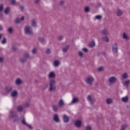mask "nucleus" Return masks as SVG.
<instances>
[{
  "label": "nucleus",
  "mask_w": 130,
  "mask_h": 130,
  "mask_svg": "<svg viewBox=\"0 0 130 130\" xmlns=\"http://www.w3.org/2000/svg\"><path fill=\"white\" fill-rule=\"evenodd\" d=\"M48 77L50 79H51L52 78H55V74H54V72H50L48 75Z\"/></svg>",
  "instance_id": "nucleus-18"
},
{
  "label": "nucleus",
  "mask_w": 130,
  "mask_h": 130,
  "mask_svg": "<svg viewBox=\"0 0 130 130\" xmlns=\"http://www.w3.org/2000/svg\"><path fill=\"white\" fill-rule=\"evenodd\" d=\"M87 100L90 103V104H91V105H93V104H94V102H95V99H92V96H91V95H89L88 96Z\"/></svg>",
  "instance_id": "nucleus-7"
},
{
  "label": "nucleus",
  "mask_w": 130,
  "mask_h": 130,
  "mask_svg": "<svg viewBox=\"0 0 130 130\" xmlns=\"http://www.w3.org/2000/svg\"><path fill=\"white\" fill-rule=\"evenodd\" d=\"M4 17V15H3V13H0V18H3Z\"/></svg>",
  "instance_id": "nucleus-56"
},
{
  "label": "nucleus",
  "mask_w": 130,
  "mask_h": 130,
  "mask_svg": "<svg viewBox=\"0 0 130 130\" xmlns=\"http://www.w3.org/2000/svg\"><path fill=\"white\" fill-rule=\"evenodd\" d=\"M26 60H27V59L24 57H21L19 59V61H20V62H21V63H24L26 61Z\"/></svg>",
  "instance_id": "nucleus-26"
},
{
  "label": "nucleus",
  "mask_w": 130,
  "mask_h": 130,
  "mask_svg": "<svg viewBox=\"0 0 130 130\" xmlns=\"http://www.w3.org/2000/svg\"><path fill=\"white\" fill-rule=\"evenodd\" d=\"M78 102H79V98L75 97L73 98L71 102V103L72 104H75L76 103H78Z\"/></svg>",
  "instance_id": "nucleus-16"
},
{
  "label": "nucleus",
  "mask_w": 130,
  "mask_h": 130,
  "mask_svg": "<svg viewBox=\"0 0 130 130\" xmlns=\"http://www.w3.org/2000/svg\"><path fill=\"white\" fill-rule=\"evenodd\" d=\"M11 5H15L16 4V0H9Z\"/></svg>",
  "instance_id": "nucleus-42"
},
{
  "label": "nucleus",
  "mask_w": 130,
  "mask_h": 130,
  "mask_svg": "<svg viewBox=\"0 0 130 130\" xmlns=\"http://www.w3.org/2000/svg\"><path fill=\"white\" fill-rule=\"evenodd\" d=\"M0 62L1 63H3V62H4V57L0 56Z\"/></svg>",
  "instance_id": "nucleus-48"
},
{
  "label": "nucleus",
  "mask_w": 130,
  "mask_h": 130,
  "mask_svg": "<svg viewBox=\"0 0 130 130\" xmlns=\"http://www.w3.org/2000/svg\"><path fill=\"white\" fill-rule=\"evenodd\" d=\"M13 90V87L9 86L5 87V91L6 93H11Z\"/></svg>",
  "instance_id": "nucleus-8"
},
{
  "label": "nucleus",
  "mask_w": 130,
  "mask_h": 130,
  "mask_svg": "<svg viewBox=\"0 0 130 130\" xmlns=\"http://www.w3.org/2000/svg\"><path fill=\"white\" fill-rule=\"evenodd\" d=\"M17 95H18V91L17 90H14L11 93L12 97H15Z\"/></svg>",
  "instance_id": "nucleus-25"
},
{
  "label": "nucleus",
  "mask_w": 130,
  "mask_h": 130,
  "mask_svg": "<svg viewBox=\"0 0 130 130\" xmlns=\"http://www.w3.org/2000/svg\"><path fill=\"white\" fill-rule=\"evenodd\" d=\"M53 120H54L55 122H59V117H58V115L57 114H55L54 115Z\"/></svg>",
  "instance_id": "nucleus-10"
},
{
  "label": "nucleus",
  "mask_w": 130,
  "mask_h": 130,
  "mask_svg": "<svg viewBox=\"0 0 130 130\" xmlns=\"http://www.w3.org/2000/svg\"><path fill=\"white\" fill-rule=\"evenodd\" d=\"M2 37H3V35H0V40L2 39Z\"/></svg>",
  "instance_id": "nucleus-59"
},
{
  "label": "nucleus",
  "mask_w": 130,
  "mask_h": 130,
  "mask_svg": "<svg viewBox=\"0 0 130 130\" xmlns=\"http://www.w3.org/2000/svg\"><path fill=\"white\" fill-rule=\"evenodd\" d=\"M129 83H130L129 80H126L124 82V85L127 87H128V86H129Z\"/></svg>",
  "instance_id": "nucleus-31"
},
{
  "label": "nucleus",
  "mask_w": 130,
  "mask_h": 130,
  "mask_svg": "<svg viewBox=\"0 0 130 130\" xmlns=\"http://www.w3.org/2000/svg\"><path fill=\"white\" fill-rule=\"evenodd\" d=\"M106 103L107 104H112V99L110 98H108L106 99Z\"/></svg>",
  "instance_id": "nucleus-29"
},
{
  "label": "nucleus",
  "mask_w": 130,
  "mask_h": 130,
  "mask_svg": "<svg viewBox=\"0 0 130 130\" xmlns=\"http://www.w3.org/2000/svg\"><path fill=\"white\" fill-rule=\"evenodd\" d=\"M40 2V0H35V4H39Z\"/></svg>",
  "instance_id": "nucleus-55"
},
{
  "label": "nucleus",
  "mask_w": 130,
  "mask_h": 130,
  "mask_svg": "<svg viewBox=\"0 0 130 130\" xmlns=\"http://www.w3.org/2000/svg\"><path fill=\"white\" fill-rule=\"evenodd\" d=\"M85 129L86 130H92V128L91 127V126H90V125H88L85 127Z\"/></svg>",
  "instance_id": "nucleus-44"
},
{
  "label": "nucleus",
  "mask_w": 130,
  "mask_h": 130,
  "mask_svg": "<svg viewBox=\"0 0 130 130\" xmlns=\"http://www.w3.org/2000/svg\"><path fill=\"white\" fill-rule=\"evenodd\" d=\"M13 31H14V29L12 27H9L8 29V31L10 34H12V33H13Z\"/></svg>",
  "instance_id": "nucleus-34"
},
{
  "label": "nucleus",
  "mask_w": 130,
  "mask_h": 130,
  "mask_svg": "<svg viewBox=\"0 0 130 130\" xmlns=\"http://www.w3.org/2000/svg\"><path fill=\"white\" fill-rule=\"evenodd\" d=\"M23 57H25L26 59H28V58H30V55H29V53H25L23 55Z\"/></svg>",
  "instance_id": "nucleus-28"
},
{
  "label": "nucleus",
  "mask_w": 130,
  "mask_h": 130,
  "mask_svg": "<svg viewBox=\"0 0 130 130\" xmlns=\"http://www.w3.org/2000/svg\"><path fill=\"white\" fill-rule=\"evenodd\" d=\"M9 13H10V7H6L4 11V14H5L6 15H8Z\"/></svg>",
  "instance_id": "nucleus-27"
},
{
  "label": "nucleus",
  "mask_w": 130,
  "mask_h": 130,
  "mask_svg": "<svg viewBox=\"0 0 130 130\" xmlns=\"http://www.w3.org/2000/svg\"><path fill=\"white\" fill-rule=\"evenodd\" d=\"M24 32L27 35H32L33 32L32 31V27L30 26H26L24 28Z\"/></svg>",
  "instance_id": "nucleus-4"
},
{
  "label": "nucleus",
  "mask_w": 130,
  "mask_h": 130,
  "mask_svg": "<svg viewBox=\"0 0 130 130\" xmlns=\"http://www.w3.org/2000/svg\"><path fill=\"white\" fill-rule=\"evenodd\" d=\"M94 77H93L92 76H88L86 77L85 79V83L87 84V85H89V86H92L93 85V83L94 82Z\"/></svg>",
  "instance_id": "nucleus-3"
},
{
  "label": "nucleus",
  "mask_w": 130,
  "mask_h": 130,
  "mask_svg": "<svg viewBox=\"0 0 130 130\" xmlns=\"http://www.w3.org/2000/svg\"><path fill=\"white\" fill-rule=\"evenodd\" d=\"M9 119H13V122H18L19 120H20V118H19V116L15 113V112L13 110H11L10 111V114L9 115Z\"/></svg>",
  "instance_id": "nucleus-1"
},
{
  "label": "nucleus",
  "mask_w": 130,
  "mask_h": 130,
  "mask_svg": "<svg viewBox=\"0 0 130 130\" xmlns=\"http://www.w3.org/2000/svg\"><path fill=\"white\" fill-rule=\"evenodd\" d=\"M114 46L112 47V51L113 52L117 53L118 51V48H117V44L115 43Z\"/></svg>",
  "instance_id": "nucleus-9"
},
{
  "label": "nucleus",
  "mask_w": 130,
  "mask_h": 130,
  "mask_svg": "<svg viewBox=\"0 0 130 130\" xmlns=\"http://www.w3.org/2000/svg\"><path fill=\"white\" fill-rule=\"evenodd\" d=\"M122 36H123V39H126V40H128V39H129V37L127 36V35H126L125 32L123 33Z\"/></svg>",
  "instance_id": "nucleus-23"
},
{
  "label": "nucleus",
  "mask_w": 130,
  "mask_h": 130,
  "mask_svg": "<svg viewBox=\"0 0 130 130\" xmlns=\"http://www.w3.org/2000/svg\"><path fill=\"white\" fill-rule=\"evenodd\" d=\"M101 33L103 34L104 35H108L109 34V31L107 29V28H105L101 31Z\"/></svg>",
  "instance_id": "nucleus-13"
},
{
  "label": "nucleus",
  "mask_w": 130,
  "mask_h": 130,
  "mask_svg": "<svg viewBox=\"0 0 130 130\" xmlns=\"http://www.w3.org/2000/svg\"><path fill=\"white\" fill-rule=\"evenodd\" d=\"M39 41H40V42H41V43H43V42H44V38H39Z\"/></svg>",
  "instance_id": "nucleus-41"
},
{
  "label": "nucleus",
  "mask_w": 130,
  "mask_h": 130,
  "mask_svg": "<svg viewBox=\"0 0 130 130\" xmlns=\"http://www.w3.org/2000/svg\"><path fill=\"white\" fill-rule=\"evenodd\" d=\"M82 50H83V51H84V52H88V51H89V50H88V49L86 48H84L82 49Z\"/></svg>",
  "instance_id": "nucleus-51"
},
{
  "label": "nucleus",
  "mask_w": 130,
  "mask_h": 130,
  "mask_svg": "<svg viewBox=\"0 0 130 130\" xmlns=\"http://www.w3.org/2000/svg\"><path fill=\"white\" fill-rule=\"evenodd\" d=\"M4 10V4H0V12L2 13Z\"/></svg>",
  "instance_id": "nucleus-38"
},
{
  "label": "nucleus",
  "mask_w": 130,
  "mask_h": 130,
  "mask_svg": "<svg viewBox=\"0 0 130 130\" xmlns=\"http://www.w3.org/2000/svg\"><path fill=\"white\" fill-rule=\"evenodd\" d=\"M2 44H6V43H7V39L6 37L3 38V40L2 41Z\"/></svg>",
  "instance_id": "nucleus-37"
},
{
  "label": "nucleus",
  "mask_w": 130,
  "mask_h": 130,
  "mask_svg": "<svg viewBox=\"0 0 130 130\" xmlns=\"http://www.w3.org/2000/svg\"><path fill=\"white\" fill-rule=\"evenodd\" d=\"M122 77L123 78V79H126V78H127L128 75H127V73H124L122 75Z\"/></svg>",
  "instance_id": "nucleus-40"
},
{
  "label": "nucleus",
  "mask_w": 130,
  "mask_h": 130,
  "mask_svg": "<svg viewBox=\"0 0 130 130\" xmlns=\"http://www.w3.org/2000/svg\"><path fill=\"white\" fill-rule=\"evenodd\" d=\"M46 53L47 54H49L50 53V49H47L46 51Z\"/></svg>",
  "instance_id": "nucleus-49"
},
{
  "label": "nucleus",
  "mask_w": 130,
  "mask_h": 130,
  "mask_svg": "<svg viewBox=\"0 0 130 130\" xmlns=\"http://www.w3.org/2000/svg\"><path fill=\"white\" fill-rule=\"evenodd\" d=\"M20 21H24V16H22L20 19Z\"/></svg>",
  "instance_id": "nucleus-57"
},
{
  "label": "nucleus",
  "mask_w": 130,
  "mask_h": 130,
  "mask_svg": "<svg viewBox=\"0 0 130 130\" xmlns=\"http://www.w3.org/2000/svg\"><path fill=\"white\" fill-rule=\"evenodd\" d=\"M122 15V11L120 10V9H118L117 10V16L118 17H120Z\"/></svg>",
  "instance_id": "nucleus-19"
},
{
  "label": "nucleus",
  "mask_w": 130,
  "mask_h": 130,
  "mask_svg": "<svg viewBox=\"0 0 130 130\" xmlns=\"http://www.w3.org/2000/svg\"><path fill=\"white\" fill-rule=\"evenodd\" d=\"M78 54L80 56H83V52H81V51H79L78 52Z\"/></svg>",
  "instance_id": "nucleus-52"
},
{
  "label": "nucleus",
  "mask_w": 130,
  "mask_h": 130,
  "mask_svg": "<svg viewBox=\"0 0 130 130\" xmlns=\"http://www.w3.org/2000/svg\"><path fill=\"white\" fill-rule=\"evenodd\" d=\"M63 120L64 122H69V121H70V117L67 116V115L64 114L63 116Z\"/></svg>",
  "instance_id": "nucleus-14"
},
{
  "label": "nucleus",
  "mask_w": 130,
  "mask_h": 130,
  "mask_svg": "<svg viewBox=\"0 0 130 130\" xmlns=\"http://www.w3.org/2000/svg\"><path fill=\"white\" fill-rule=\"evenodd\" d=\"M12 49H13V50L14 51H16V50H17V48L16 47H15V46H12Z\"/></svg>",
  "instance_id": "nucleus-53"
},
{
  "label": "nucleus",
  "mask_w": 130,
  "mask_h": 130,
  "mask_svg": "<svg viewBox=\"0 0 130 130\" xmlns=\"http://www.w3.org/2000/svg\"><path fill=\"white\" fill-rule=\"evenodd\" d=\"M102 40L103 41H105V42H108L109 41V38L108 37H104L102 38Z\"/></svg>",
  "instance_id": "nucleus-24"
},
{
  "label": "nucleus",
  "mask_w": 130,
  "mask_h": 130,
  "mask_svg": "<svg viewBox=\"0 0 130 130\" xmlns=\"http://www.w3.org/2000/svg\"><path fill=\"white\" fill-rule=\"evenodd\" d=\"M20 121L22 124H23L24 125H26V126H27L29 129H32V128H33V127H32V126H31V125L27 124V122H26V119H25V117L24 116L21 117Z\"/></svg>",
  "instance_id": "nucleus-5"
},
{
  "label": "nucleus",
  "mask_w": 130,
  "mask_h": 130,
  "mask_svg": "<svg viewBox=\"0 0 130 130\" xmlns=\"http://www.w3.org/2000/svg\"><path fill=\"white\" fill-rule=\"evenodd\" d=\"M36 51H37V49H36V48H34L32 50V53H33V54H35V53H36Z\"/></svg>",
  "instance_id": "nucleus-43"
},
{
  "label": "nucleus",
  "mask_w": 130,
  "mask_h": 130,
  "mask_svg": "<svg viewBox=\"0 0 130 130\" xmlns=\"http://www.w3.org/2000/svg\"><path fill=\"white\" fill-rule=\"evenodd\" d=\"M99 72H101L103 71V67H101L98 68Z\"/></svg>",
  "instance_id": "nucleus-50"
},
{
  "label": "nucleus",
  "mask_w": 130,
  "mask_h": 130,
  "mask_svg": "<svg viewBox=\"0 0 130 130\" xmlns=\"http://www.w3.org/2000/svg\"><path fill=\"white\" fill-rule=\"evenodd\" d=\"M17 110L18 112H22L23 111V107L22 106H19L17 108Z\"/></svg>",
  "instance_id": "nucleus-30"
},
{
  "label": "nucleus",
  "mask_w": 130,
  "mask_h": 130,
  "mask_svg": "<svg viewBox=\"0 0 130 130\" xmlns=\"http://www.w3.org/2000/svg\"><path fill=\"white\" fill-rule=\"evenodd\" d=\"M74 124L76 125V127H81V126L82 125V122L81 120H78L75 122Z\"/></svg>",
  "instance_id": "nucleus-11"
},
{
  "label": "nucleus",
  "mask_w": 130,
  "mask_h": 130,
  "mask_svg": "<svg viewBox=\"0 0 130 130\" xmlns=\"http://www.w3.org/2000/svg\"><path fill=\"white\" fill-rule=\"evenodd\" d=\"M84 11L85 13H89L90 12V8L89 7H85Z\"/></svg>",
  "instance_id": "nucleus-36"
},
{
  "label": "nucleus",
  "mask_w": 130,
  "mask_h": 130,
  "mask_svg": "<svg viewBox=\"0 0 130 130\" xmlns=\"http://www.w3.org/2000/svg\"><path fill=\"white\" fill-rule=\"evenodd\" d=\"M52 109L53 110V111H54V112H57V110H58L59 108V106L57 105H53L52 106Z\"/></svg>",
  "instance_id": "nucleus-17"
},
{
  "label": "nucleus",
  "mask_w": 130,
  "mask_h": 130,
  "mask_svg": "<svg viewBox=\"0 0 130 130\" xmlns=\"http://www.w3.org/2000/svg\"><path fill=\"white\" fill-rule=\"evenodd\" d=\"M35 82H37V80H36Z\"/></svg>",
  "instance_id": "nucleus-61"
},
{
  "label": "nucleus",
  "mask_w": 130,
  "mask_h": 130,
  "mask_svg": "<svg viewBox=\"0 0 130 130\" xmlns=\"http://www.w3.org/2000/svg\"><path fill=\"white\" fill-rule=\"evenodd\" d=\"M95 19L97 20H101V19H102V16L101 15H96L95 16Z\"/></svg>",
  "instance_id": "nucleus-39"
},
{
  "label": "nucleus",
  "mask_w": 130,
  "mask_h": 130,
  "mask_svg": "<svg viewBox=\"0 0 130 130\" xmlns=\"http://www.w3.org/2000/svg\"><path fill=\"white\" fill-rule=\"evenodd\" d=\"M55 84L56 82L55 80L52 79L49 81V85H50V88L49 91L50 92H52V91H55L56 90V86H55Z\"/></svg>",
  "instance_id": "nucleus-2"
},
{
  "label": "nucleus",
  "mask_w": 130,
  "mask_h": 130,
  "mask_svg": "<svg viewBox=\"0 0 130 130\" xmlns=\"http://www.w3.org/2000/svg\"><path fill=\"white\" fill-rule=\"evenodd\" d=\"M29 105L28 104H26V105L25 106H28Z\"/></svg>",
  "instance_id": "nucleus-60"
},
{
  "label": "nucleus",
  "mask_w": 130,
  "mask_h": 130,
  "mask_svg": "<svg viewBox=\"0 0 130 130\" xmlns=\"http://www.w3.org/2000/svg\"><path fill=\"white\" fill-rule=\"evenodd\" d=\"M58 105L59 107H62L66 105L64 104V102L63 101V100L60 99L58 103Z\"/></svg>",
  "instance_id": "nucleus-12"
},
{
  "label": "nucleus",
  "mask_w": 130,
  "mask_h": 130,
  "mask_svg": "<svg viewBox=\"0 0 130 130\" xmlns=\"http://www.w3.org/2000/svg\"><path fill=\"white\" fill-rule=\"evenodd\" d=\"M62 49L63 52H64V53H67V52H68V51L69 50V49H70V45H68L63 47Z\"/></svg>",
  "instance_id": "nucleus-15"
},
{
  "label": "nucleus",
  "mask_w": 130,
  "mask_h": 130,
  "mask_svg": "<svg viewBox=\"0 0 130 130\" xmlns=\"http://www.w3.org/2000/svg\"><path fill=\"white\" fill-rule=\"evenodd\" d=\"M15 24H20L21 23V19L19 18H16L15 21Z\"/></svg>",
  "instance_id": "nucleus-35"
},
{
  "label": "nucleus",
  "mask_w": 130,
  "mask_h": 130,
  "mask_svg": "<svg viewBox=\"0 0 130 130\" xmlns=\"http://www.w3.org/2000/svg\"><path fill=\"white\" fill-rule=\"evenodd\" d=\"M19 9L21 10L22 12L24 11V7L23 6H20Z\"/></svg>",
  "instance_id": "nucleus-47"
},
{
  "label": "nucleus",
  "mask_w": 130,
  "mask_h": 130,
  "mask_svg": "<svg viewBox=\"0 0 130 130\" xmlns=\"http://www.w3.org/2000/svg\"><path fill=\"white\" fill-rule=\"evenodd\" d=\"M116 81H117V79L115 77L113 76L109 78V82L110 84H114Z\"/></svg>",
  "instance_id": "nucleus-6"
},
{
  "label": "nucleus",
  "mask_w": 130,
  "mask_h": 130,
  "mask_svg": "<svg viewBox=\"0 0 130 130\" xmlns=\"http://www.w3.org/2000/svg\"><path fill=\"white\" fill-rule=\"evenodd\" d=\"M94 46H95V42H92L89 45V47L90 48H93Z\"/></svg>",
  "instance_id": "nucleus-32"
},
{
  "label": "nucleus",
  "mask_w": 130,
  "mask_h": 130,
  "mask_svg": "<svg viewBox=\"0 0 130 130\" xmlns=\"http://www.w3.org/2000/svg\"><path fill=\"white\" fill-rule=\"evenodd\" d=\"M58 40H59V41H61V40H62V39H63V37L62 36H60L58 37Z\"/></svg>",
  "instance_id": "nucleus-46"
},
{
  "label": "nucleus",
  "mask_w": 130,
  "mask_h": 130,
  "mask_svg": "<svg viewBox=\"0 0 130 130\" xmlns=\"http://www.w3.org/2000/svg\"><path fill=\"white\" fill-rule=\"evenodd\" d=\"M121 100L123 102H124V103H126V102L128 101V96L123 97L122 98Z\"/></svg>",
  "instance_id": "nucleus-21"
},
{
  "label": "nucleus",
  "mask_w": 130,
  "mask_h": 130,
  "mask_svg": "<svg viewBox=\"0 0 130 130\" xmlns=\"http://www.w3.org/2000/svg\"><path fill=\"white\" fill-rule=\"evenodd\" d=\"M54 67H58V66H59V62L58 60H56L54 61Z\"/></svg>",
  "instance_id": "nucleus-33"
},
{
  "label": "nucleus",
  "mask_w": 130,
  "mask_h": 130,
  "mask_svg": "<svg viewBox=\"0 0 130 130\" xmlns=\"http://www.w3.org/2000/svg\"><path fill=\"white\" fill-rule=\"evenodd\" d=\"M3 29V26L2 25H0V30Z\"/></svg>",
  "instance_id": "nucleus-58"
},
{
  "label": "nucleus",
  "mask_w": 130,
  "mask_h": 130,
  "mask_svg": "<svg viewBox=\"0 0 130 130\" xmlns=\"http://www.w3.org/2000/svg\"><path fill=\"white\" fill-rule=\"evenodd\" d=\"M15 84L16 85H21V84H22V80H21V79L17 78L15 80Z\"/></svg>",
  "instance_id": "nucleus-20"
},
{
  "label": "nucleus",
  "mask_w": 130,
  "mask_h": 130,
  "mask_svg": "<svg viewBox=\"0 0 130 130\" xmlns=\"http://www.w3.org/2000/svg\"><path fill=\"white\" fill-rule=\"evenodd\" d=\"M63 4H64V2L61 1V2L60 3V6H61V7H62V6H63Z\"/></svg>",
  "instance_id": "nucleus-54"
},
{
  "label": "nucleus",
  "mask_w": 130,
  "mask_h": 130,
  "mask_svg": "<svg viewBox=\"0 0 130 130\" xmlns=\"http://www.w3.org/2000/svg\"><path fill=\"white\" fill-rule=\"evenodd\" d=\"M101 3H97L96 5L95 6V8H100V7H101Z\"/></svg>",
  "instance_id": "nucleus-45"
},
{
  "label": "nucleus",
  "mask_w": 130,
  "mask_h": 130,
  "mask_svg": "<svg viewBox=\"0 0 130 130\" xmlns=\"http://www.w3.org/2000/svg\"><path fill=\"white\" fill-rule=\"evenodd\" d=\"M37 25V23H36V20L32 19L31 20V26H32V27H36Z\"/></svg>",
  "instance_id": "nucleus-22"
}]
</instances>
